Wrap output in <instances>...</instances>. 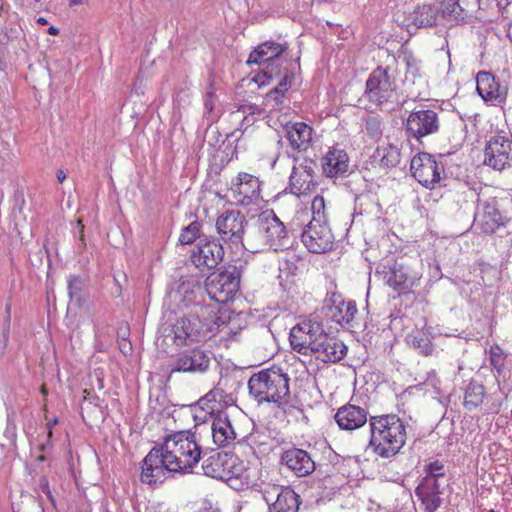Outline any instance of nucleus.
<instances>
[{"label":"nucleus","mask_w":512,"mask_h":512,"mask_svg":"<svg viewBox=\"0 0 512 512\" xmlns=\"http://www.w3.org/2000/svg\"><path fill=\"white\" fill-rule=\"evenodd\" d=\"M201 454L202 447L195 433L173 432L145 456L140 479L148 485L161 484L169 472H189L200 461Z\"/></svg>","instance_id":"obj_1"},{"label":"nucleus","mask_w":512,"mask_h":512,"mask_svg":"<svg viewBox=\"0 0 512 512\" xmlns=\"http://www.w3.org/2000/svg\"><path fill=\"white\" fill-rule=\"evenodd\" d=\"M219 313V307L205 305L195 314L177 318L170 329L173 343L182 347L212 338L225 323Z\"/></svg>","instance_id":"obj_2"},{"label":"nucleus","mask_w":512,"mask_h":512,"mask_svg":"<svg viewBox=\"0 0 512 512\" xmlns=\"http://www.w3.org/2000/svg\"><path fill=\"white\" fill-rule=\"evenodd\" d=\"M369 428V445L382 458L395 456L406 443V426L397 414L370 416Z\"/></svg>","instance_id":"obj_3"},{"label":"nucleus","mask_w":512,"mask_h":512,"mask_svg":"<svg viewBox=\"0 0 512 512\" xmlns=\"http://www.w3.org/2000/svg\"><path fill=\"white\" fill-rule=\"evenodd\" d=\"M290 379L279 367L262 369L248 381L250 395L258 403H274L282 407L290 401Z\"/></svg>","instance_id":"obj_4"},{"label":"nucleus","mask_w":512,"mask_h":512,"mask_svg":"<svg viewBox=\"0 0 512 512\" xmlns=\"http://www.w3.org/2000/svg\"><path fill=\"white\" fill-rule=\"evenodd\" d=\"M309 219V213L303 209L297 211L292 224L306 228L302 232V242L312 253L321 254L330 251L334 245V236L327 223L306 222Z\"/></svg>","instance_id":"obj_5"},{"label":"nucleus","mask_w":512,"mask_h":512,"mask_svg":"<svg viewBox=\"0 0 512 512\" xmlns=\"http://www.w3.org/2000/svg\"><path fill=\"white\" fill-rule=\"evenodd\" d=\"M396 81L389 67H377L366 81V97L376 104L383 106L397 100Z\"/></svg>","instance_id":"obj_6"},{"label":"nucleus","mask_w":512,"mask_h":512,"mask_svg":"<svg viewBox=\"0 0 512 512\" xmlns=\"http://www.w3.org/2000/svg\"><path fill=\"white\" fill-rule=\"evenodd\" d=\"M240 287V273L233 267L219 273H213L207 278L205 291L212 301L226 304L233 299Z\"/></svg>","instance_id":"obj_7"},{"label":"nucleus","mask_w":512,"mask_h":512,"mask_svg":"<svg viewBox=\"0 0 512 512\" xmlns=\"http://www.w3.org/2000/svg\"><path fill=\"white\" fill-rule=\"evenodd\" d=\"M324 330L322 325L311 319H303L292 327L289 341L294 351L303 355H312L313 349L321 338Z\"/></svg>","instance_id":"obj_8"},{"label":"nucleus","mask_w":512,"mask_h":512,"mask_svg":"<svg viewBox=\"0 0 512 512\" xmlns=\"http://www.w3.org/2000/svg\"><path fill=\"white\" fill-rule=\"evenodd\" d=\"M484 163L495 170H504L512 163V139L500 132L490 137L484 149Z\"/></svg>","instance_id":"obj_9"},{"label":"nucleus","mask_w":512,"mask_h":512,"mask_svg":"<svg viewBox=\"0 0 512 512\" xmlns=\"http://www.w3.org/2000/svg\"><path fill=\"white\" fill-rule=\"evenodd\" d=\"M231 198L236 204L249 206L258 205L261 200V182L258 177L239 172L230 187Z\"/></svg>","instance_id":"obj_10"},{"label":"nucleus","mask_w":512,"mask_h":512,"mask_svg":"<svg viewBox=\"0 0 512 512\" xmlns=\"http://www.w3.org/2000/svg\"><path fill=\"white\" fill-rule=\"evenodd\" d=\"M440 128L437 112L431 109H421L410 112L405 122L408 138L419 141L424 137L435 134Z\"/></svg>","instance_id":"obj_11"},{"label":"nucleus","mask_w":512,"mask_h":512,"mask_svg":"<svg viewBox=\"0 0 512 512\" xmlns=\"http://www.w3.org/2000/svg\"><path fill=\"white\" fill-rule=\"evenodd\" d=\"M413 177L425 188L433 189L441 179L443 166L428 153H418L411 160Z\"/></svg>","instance_id":"obj_12"},{"label":"nucleus","mask_w":512,"mask_h":512,"mask_svg":"<svg viewBox=\"0 0 512 512\" xmlns=\"http://www.w3.org/2000/svg\"><path fill=\"white\" fill-rule=\"evenodd\" d=\"M476 90L483 101L489 105L498 106L505 103L507 87L490 72L481 71L476 76Z\"/></svg>","instance_id":"obj_13"},{"label":"nucleus","mask_w":512,"mask_h":512,"mask_svg":"<svg viewBox=\"0 0 512 512\" xmlns=\"http://www.w3.org/2000/svg\"><path fill=\"white\" fill-rule=\"evenodd\" d=\"M224 257L223 246L217 240L202 239L191 252V262L200 270L215 268Z\"/></svg>","instance_id":"obj_14"},{"label":"nucleus","mask_w":512,"mask_h":512,"mask_svg":"<svg viewBox=\"0 0 512 512\" xmlns=\"http://www.w3.org/2000/svg\"><path fill=\"white\" fill-rule=\"evenodd\" d=\"M245 224V217L239 211L231 210L217 218L216 228L223 241L238 245L242 243Z\"/></svg>","instance_id":"obj_15"},{"label":"nucleus","mask_w":512,"mask_h":512,"mask_svg":"<svg viewBox=\"0 0 512 512\" xmlns=\"http://www.w3.org/2000/svg\"><path fill=\"white\" fill-rule=\"evenodd\" d=\"M258 233L263 245L274 251L281 249L286 243L285 226L275 215L266 216L260 220Z\"/></svg>","instance_id":"obj_16"},{"label":"nucleus","mask_w":512,"mask_h":512,"mask_svg":"<svg viewBox=\"0 0 512 512\" xmlns=\"http://www.w3.org/2000/svg\"><path fill=\"white\" fill-rule=\"evenodd\" d=\"M285 137L289 147L298 153L307 152L313 145L314 129L302 122H289L284 126Z\"/></svg>","instance_id":"obj_17"},{"label":"nucleus","mask_w":512,"mask_h":512,"mask_svg":"<svg viewBox=\"0 0 512 512\" xmlns=\"http://www.w3.org/2000/svg\"><path fill=\"white\" fill-rule=\"evenodd\" d=\"M334 418L339 428L346 431L357 430L369 423L367 410L350 403L341 406Z\"/></svg>","instance_id":"obj_18"},{"label":"nucleus","mask_w":512,"mask_h":512,"mask_svg":"<svg viewBox=\"0 0 512 512\" xmlns=\"http://www.w3.org/2000/svg\"><path fill=\"white\" fill-rule=\"evenodd\" d=\"M281 462L297 477H305L315 470V462L303 449L290 448L281 455Z\"/></svg>","instance_id":"obj_19"},{"label":"nucleus","mask_w":512,"mask_h":512,"mask_svg":"<svg viewBox=\"0 0 512 512\" xmlns=\"http://www.w3.org/2000/svg\"><path fill=\"white\" fill-rule=\"evenodd\" d=\"M317 359L323 362H338L346 355V346L339 339L323 332L313 349Z\"/></svg>","instance_id":"obj_20"},{"label":"nucleus","mask_w":512,"mask_h":512,"mask_svg":"<svg viewBox=\"0 0 512 512\" xmlns=\"http://www.w3.org/2000/svg\"><path fill=\"white\" fill-rule=\"evenodd\" d=\"M323 174L328 178L344 176L349 169V157L345 150L329 149L321 158Z\"/></svg>","instance_id":"obj_21"},{"label":"nucleus","mask_w":512,"mask_h":512,"mask_svg":"<svg viewBox=\"0 0 512 512\" xmlns=\"http://www.w3.org/2000/svg\"><path fill=\"white\" fill-rule=\"evenodd\" d=\"M291 192L297 196L307 195L314 192L317 188L314 170L310 166H294L290 175Z\"/></svg>","instance_id":"obj_22"},{"label":"nucleus","mask_w":512,"mask_h":512,"mask_svg":"<svg viewBox=\"0 0 512 512\" xmlns=\"http://www.w3.org/2000/svg\"><path fill=\"white\" fill-rule=\"evenodd\" d=\"M504 225V218L494 201L487 202L475 217V226L482 233L492 234Z\"/></svg>","instance_id":"obj_23"},{"label":"nucleus","mask_w":512,"mask_h":512,"mask_svg":"<svg viewBox=\"0 0 512 512\" xmlns=\"http://www.w3.org/2000/svg\"><path fill=\"white\" fill-rule=\"evenodd\" d=\"M426 512H435L441 505L440 484L432 478H423L415 490Z\"/></svg>","instance_id":"obj_24"},{"label":"nucleus","mask_w":512,"mask_h":512,"mask_svg":"<svg viewBox=\"0 0 512 512\" xmlns=\"http://www.w3.org/2000/svg\"><path fill=\"white\" fill-rule=\"evenodd\" d=\"M209 357L199 349L186 351L178 357L172 371L204 372L209 366Z\"/></svg>","instance_id":"obj_25"},{"label":"nucleus","mask_w":512,"mask_h":512,"mask_svg":"<svg viewBox=\"0 0 512 512\" xmlns=\"http://www.w3.org/2000/svg\"><path fill=\"white\" fill-rule=\"evenodd\" d=\"M223 391L221 389H212L201 397L198 401L199 408L205 412L204 416L195 415V418H201L203 421L207 420V415L213 420L220 417V414H227L224 410L225 403L223 402Z\"/></svg>","instance_id":"obj_26"},{"label":"nucleus","mask_w":512,"mask_h":512,"mask_svg":"<svg viewBox=\"0 0 512 512\" xmlns=\"http://www.w3.org/2000/svg\"><path fill=\"white\" fill-rule=\"evenodd\" d=\"M213 442L218 447H227L236 439V433L227 414H220L212 420L211 425Z\"/></svg>","instance_id":"obj_27"},{"label":"nucleus","mask_w":512,"mask_h":512,"mask_svg":"<svg viewBox=\"0 0 512 512\" xmlns=\"http://www.w3.org/2000/svg\"><path fill=\"white\" fill-rule=\"evenodd\" d=\"M177 293L186 307L199 305L204 293L201 279L194 276L182 279L177 288Z\"/></svg>","instance_id":"obj_28"},{"label":"nucleus","mask_w":512,"mask_h":512,"mask_svg":"<svg viewBox=\"0 0 512 512\" xmlns=\"http://www.w3.org/2000/svg\"><path fill=\"white\" fill-rule=\"evenodd\" d=\"M287 45L266 41L258 45L249 55L247 64H261L278 58L287 50Z\"/></svg>","instance_id":"obj_29"},{"label":"nucleus","mask_w":512,"mask_h":512,"mask_svg":"<svg viewBox=\"0 0 512 512\" xmlns=\"http://www.w3.org/2000/svg\"><path fill=\"white\" fill-rule=\"evenodd\" d=\"M386 284L399 295L407 293L413 286L403 265L395 263L385 274Z\"/></svg>","instance_id":"obj_30"},{"label":"nucleus","mask_w":512,"mask_h":512,"mask_svg":"<svg viewBox=\"0 0 512 512\" xmlns=\"http://www.w3.org/2000/svg\"><path fill=\"white\" fill-rule=\"evenodd\" d=\"M300 504V496L291 487H282L270 506V512H298Z\"/></svg>","instance_id":"obj_31"},{"label":"nucleus","mask_w":512,"mask_h":512,"mask_svg":"<svg viewBox=\"0 0 512 512\" xmlns=\"http://www.w3.org/2000/svg\"><path fill=\"white\" fill-rule=\"evenodd\" d=\"M357 307L354 301H341L327 309V317L340 326L349 325L355 318Z\"/></svg>","instance_id":"obj_32"},{"label":"nucleus","mask_w":512,"mask_h":512,"mask_svg":"<svg viewBox=\"0 0 512 512\" xmlns=\"http://www.w3.org/2000/svg\"><path fill=\"white\" fill-rule=\"evenodd\" d=\"M486 398V389L483 384L471 380L464 390L463 406L472 411L480 407Z\"/></svg>","instance_id":"obj_33"},{"label":"nucleus","mask_w":512,"mask_h":512,"mask_svg":"<svg viewBox=\"0 0 512 512\" xmlns=\"http://www.w3.org/2000/svg\"><path fill=\"white\" fill-rule=\"evenodd\" d=\"M247 471V466L243 460H241L235 454H223V473L224 480L240 479L244 476Z\"/></svg>","instance_id":"obj_34"},{"label":"nucleus","mask_w":512,"mask_h":512,"mask_svg":"<svg viewBox=\"0 0 512 512\" xmlns=\"http://www.w3.org/2000/svg\"><path fill=\"white\" fill-rule=\"evenodd\" d=\"M250 447L257 457L268 456L274 447V440L265 433H253L250 438Z\"/></svg>","instance_id":"obj_35"},{"label":"nucleus","mask_w":512,"mask_h":512,"mask_svg":"<svg viewBox=\"0 0 512 512\" xmlns=\"http://www.w3.org/2000/svg\"><path fill=\"white\" fill-rule=\"evenodd\" d=\"M408 341L411 346L418 349L419 353L423 356H430L434 351V346L429 335L421 330L412 332L409 335Z\"/></svg>","instance_id":"obj_36"},{"label":"nucleus","mask_w":512,"mask_h":512,"mask_svg":"<svg viewBox=\"0 0 512 512\" xmlns=\"http://www.w3.org/2000/svg\"><path fill=\"white\" fill-rule=\"evenodd\" d=\"M380 164L384 167H394L400 163V150L396 145L387 144L376 150Z\"/></svg>","instance_id":"obj_37"},{"label":"nucleus","mask_w":512,"mask_h":512,"mask_svg":"<svg viewBox=\"0 0 512 512\" xmlns=\"http://www.w3.org/2000/svg\"><path fill=\"white\" fill-rule=\"evenodd\" d=\"M437 20V9L430 4H423L415 11L414 22L420 27L432 26Z\"/></svg>","instance_id":"obj_38"},{"label":"nucleus","mask_w":512,"mask_h":512,"mask_svg":"<svg viewBox=\"0 0 512 512\" xmlns=\"http://www.w3.org/2000/svg\"><path fill=\"white\" fill-rule=\"evenodd\" d=\"M202 468L205 475L215 479L224 480L223 454L210 456L204 461Z\"/></svg>","instance_id":"obj_39"},{"label":"nucleus","mask_w":512,"mask_h":512,"mask_svg":"<svg viewBox=\"0 0 512 512\" xmlns=\"http://www.w3.org/2000/svg\"><path fill=\"white\" fill-rule=\"evenodd\" d=\"M292 79V76L285 74L279 84L266 95L267 102L273 101V106L278 107L282 103L285 93L290 88Z\"/></svg>","instance_id":"obj_40"},{"label":"nucleus","mask_w":512,"mask_h":512,"mask_svg":"<svg viewBox=\"0 0 512 512\" xmlns=\"http://www.w3.org/2000/svg\"><path fill=\"white\" fill-rule=\"evenodd\" d=\"M442 16L449 21H460L464 19V9L459 0H443L441 2Z\"/></svg>","instance_id":"obj_41"},{"label":"nucleus","mask_w":512,"mask_h":512,"mask_svg":"<svg viewBox=\"0 0 512 512\" xmlns=\"http://www.w3.org/2000/svg\"><path fill=\"white\" fill-rule=\"evenodd\" d=\"M312 218L309 222L327 223L326 203L322 195L314 197L311 203Z\"/></svg>","instance_id":"obj_42"},{"label":"nucleus","mask_w":512,"mask_h":512,"mask_svg":"<svg viewBox=\"0 0 512 512\" xmlns=\"http://www.w3.org/2000/svg\"><path fill=\"white\" fill-rule=\"evenodd\" d=\"M201 225L198 221L190 223L188 226L182 229L179 242L183 245L192 244L200 235Z\"/></svg>","instance_id":"obj_43"},{"label":"nucleus","mask_w":512,"mask_h":512,"mask_svg":"<svg viewBox=\"0 0 512 512\" xmlns=\"http://www.w3.org/2000/svg\"><path fill=\"white\" fill-rule=\"evenodd\" d=\"M506 355L499 346H492L490 348V361L491 365L501 372L505 366Z\"/></svg>","instance_id":"obj_44"},{"label":"nucleus","mask_w":512,"mask_h":512,"mask_svg":"<svg viewBox=\"0 0 512 512\" xmlns=\"http://www.w3.org/2000/svg\"><path fill=\"white\" fill-rule=\"evenodd\" d=\"M444 476L445 468L440 461L436 460L427 465L426 476L424 478H432L433 480L439 482V478H443Z\"/></svg>","instance_id":"obj_45"},{"label":"nucleus","mask_w":512,"mask_h":512,"mask_svg":"<svg viewBox=\"0 0 512 512\" xmlns=\"http://www.w3.org/2000/svg\"><path fill=\"white\" fill-rule=\"evenodd\" d=\"M365 128L369 136L378 138L382 134L381 121L376 117H369L365 122Z\"/></svg>","instance_id":"obj_46"},{"label":"nucleus","mask_w":512,"mask_h":512,"mask_svg":"<svg viewBox=\"0 0 512 512\" xmlns=\"http://www.w3.org/2000/svg\"><path fill=\"white\" fill-rule=\"evenodd\" d=\"M83 289V282L77 276H71L68 281V294L70 298H79Z\"/></svg>","instance_id":"obj_47"},{"label":"nucleus","mask_w":512,"mask_h":512,"mask_svg":"<svg viewBox=\"0 0 512 512\" xmlns=\"http://www.w3.org/2000/svg\"><path fill=\"white\" fill-rule=\"evenodd\" d=\"M41 454L49 453L52 450V438L46 437V441L37 447Z\"/></svg>","instance_id":"obj_48"},{"label":"nucleus","mask_w":512,"mask_h":512,"mask_svg":"<svg viewBox=\"0 0 512 512\" xmlns=\"http://www.w3.org/2000/svg\"><path fill=\"white\" fill-rule=\"evenodd\" d=\"M59 423L58 417L49 420L46 423L47 437L53 438V428Z\"/></svg>","instance_id":"obj_49"},{"label":"nucleus","mask_w":512,"mask_h":512,"mask_svg":"<svg viewBox=\"0 0 512 512\" xmlns=\"http://www.w3.org/2000/svg\"><path fill=\"white\" fill-rule=\"evenodd\" d=\"M40 486H41L43 492L46 493L48 497H51V491L49 489V484H48V480L46 477H42L40 479Z\"/></svg>","instance_id":"obj_50"},{"label":"nucleus","mask_w":512,"mask_h":512,"mask_svg":"<svg viewBox=\"0 0 512 512\" xmlns=\"http://www.w3.org/2000/svg\"><path fill=\"white\" fill-rule=\"evenodd\" d=\"M198 512H219L217 508H214L212 505H205L201 507Z\"/></svg>","instance_id":"obj_51"},{"label":"nucleus","mask_w":512,"mask_h":512,"mask_svg":"<svg viewBox=\"0 0 512 512\" xmlns=\"http://www.w3.org/2000/svg\"><path fill=\"white\" fill-rule=\"evenodd\" d=\"M56 177L60 183H63L66 179V174L62 169H59L56 173Z\"/></svg>","instance_id":"obj_52"},{"label":"nucleus","mask_w":512,"mask_h":512,"mask_svg":"<svg viewBox=\"0 0 512 512\" xmlns=\"http://www.w3.org/2000/svg\"><path fill=\"white\" fill-rule=\"evenodd\" d=\"M59 32H60V31H59V29H58L57 27H55V26H50V27L48 28V30H47V33H48L49 35H53V36L58 35V34H59Z\"/></svg>","instance_id":"obj_53"},{"label":"nucleus","mask_w":512,"mask_h":512,"mask_svg":"<svg viewBox=\"0 0 512 512\" xmlns=\"http://www.w3.org/2000/svg\"><path fill=\"white\" fill-rule=\"evenodd\" d=\"M84 2H85V0H70L69 6L70 7L78 6V5L83 4Z\"/></svg>","instance_id":"obj_54"},{"label":"nucleus","mask_w":512,"mask_h":512,"mask_svg":"<svg viewBox=\"0 0 512 512\" xmlns=\"http://www.w3.org/2000/svg\"><path fill=\"white\" fill-rule=\"evenodd\" d=\"M77 224H78V227H79V229H80L81 239H83V236H84V234H83V233H84V224H83V222H82V220H81V219H79V220L77 221Z\"/></svg>","instance_id":"obj_55"},{"label":"nucleus","mask_w":512,"mask_h":512,"mask_svg":"<svg viewBox=\"0 0 512 512\" xmlns=\"http://www.w3.org/2000/svg\"><path fill=\"white\" fill-rule=\"evenodd\" d=\"M47 460V457L45 456V454H39L38 456L35 457V461L36 462H44Z\"/></svg>","instance_id":"obj_56"},{"label":"nucleus","mask_w":512,"mask_h":512,"mask_svg":"<svg viewBox=\"0 0 512 512\" xmlns=\"http://www.w3.org/2000/svg\"><path fill=\"white\" fill-rule=\"evenodd\" d=\"M269 74V78H272V75H273V67L272 66H268L267 67V71L264 72V76L268 75Z\"/></svg>","instance_id":"obj_57"},{"label":"nucleus","mask_w":512,"mask_h":512,"mask_svg":"<svg viewBox=\"0 0 512 512\" xmlns=\"http://www.w3.org/2000/svg\"><path fill=\"white\" fill-rule=\"evenodd\" d=\"M37 23L40 24V25H46L48 23L47 19L44 18V17H38L36 19Z\"/></svg>","instance_id":"obj_58"},{"label":"nucleus","mask_w":512,"mask_h":512,"mask_svg":"<svg viewBox=\"0 0 512 512\" xmlns=\"http://www.w3.org/2000/svg\"><path fill=\"white\" fill-rule=\"evenodd\" d=\"M40 392L42 395H44L45 397L48 395V390L46 388V385H42L41 388H40Z\"/></svg>","instance_id":"obj_59"},{"label":"nucleus","mask_w":512,"mask_h":512,"mask_svg":"<svg viewBox=\"0 0 512 512\" xmlns=\"http://www.w3.org/2000/svg\"><path fill=\"white\" fill-rule=\"evenodd\" d=\"M315 1H316L317 3H319V4H322V3H328V2H329V3H332V2H334L335 0H315Z\"/></svg>","instance_id":"obj_60"},{"label":"nucleus","mask_w":512,"mask_h":512,"mask_svg":"<svg viewBox=\"0 0 512 512\" xmlns=\"http://www.w3.org/2000/svg\"><path fill=\"white\" fill-rule=\"evenodd\" d=\"M83 394H84V399H86V398H87V395L89 394V392L85 389V390L83 391Z\"/></svg>","instance_id":"obj_61"},{"label":"nucleus","mask_w":512,"mask_h":512,"mask_svg":"<svg viewBox=\"0 0 512 512\" xmlns=\"http://www.w3.org/2000/svg\"><path fill=\"white\" fill-rule=\"evenodd\" d=\"M35 2H40V0H34Z\"/></svg>","instance_id":"obj_62"},{"label":"nucleus","mask_w":512,"mask_h":512,"mask_svg":"<svg viewBox=\"0 0 512 512\" xmlns=\"http://www.w3.org/2000/svg\"><path fill=\"white\" fill-rule=\"evenodd\" d=\"M511 485H512V474H511Z\"/></svg>","instance_id":"obj_63"},{"label":"nucleus","mask_w":512,"mask_h":512,"mask_svg":"<svg viewBox=\"0 0 512 512\" xmlns=\"http://www.w3.org/2000/svg\"><path fill=\"white\" fill-rule=\"evenodd\" d=\"M490 512H495L494 510H490Z\"/></svg>","instance_id":"obj_64"}]
</instances>
